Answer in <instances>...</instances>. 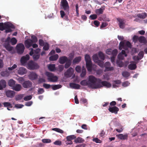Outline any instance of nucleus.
<instances>
[{
    "instance_id": "f257e3e1",
    "label": "nucleus",
    "mask_w": 147,
    "mask_h": 147,
    "mask_svg": "<svg viewBox=\"0 0 147 147\" xmlns=\"http://www.w3.org/2000/svg\"><path fill=\"white\" fill-rule=\"evenodd\" d=\"M14 28V26L9 22L0 23V30L3 31L5 29V32L6 33L12 32V30L11 29Z\"/></svg>"
},
{
    "instance_id": "f03ea898",
    "label": "nucleus",
    "mask_w": 147,
    "mask_h": 147,
    "mask_svg": "<svg viewBox=\"0 0 147 147\" xmlns=\"http://www.w3.org/2000/svg\"><path fill=\"white\" fill-rule=\"evenodd\" d=\"M94 76L90 75L89 76L88 82L89 83V87L93 89H97L98 84V80Z\"/></svg>"
},
{
    "instance_id": "7ed1b4c3",
    "label": "nucleus",
    "mask_w": 147,
    "mask_h": 147,
    "mask_svg": "<svg viewBox=\"0 0 147 147\" xmlns=\"http://www.w3.org/2000/svg\"><path fill=\"white\" fill-rule=\"evenodd\" d=\"M60 6L61 8L63 9L67 14L69 13V6L66 0H61Z\"/></svg>"
},
{
    "instance_id": "20e7f679",
    "label": "nucleus",
    "mask_w": 147,
    "mask_h": 147,
    "mask_svg": "<svg viewBox=\"0 0 147 147\" xmlns=\"http://www.w3.org/2000/svg\"><path fill=\"white\" fill-rule=\"evenodd\" d=\"M98 85L96 87L97 88H100L103 86L107 88H110L111 86V84L106 81H102L100 79H98Z\"/></svg>"
},
{
    "instance_id": "39448f33",
    "label": "nucleus",
    "mask_w": 147,
    "mask_h": 147,
    "mask_svg": "<svg viewBox=\"0 0 147 147\" xmlns=\"http://www.w3.org/2000/svg\"><path fill=\"white\" fill-rule=\"evenodd\" d=\"M46 75L47 77L48 81L51 82H55L58 80L57 76H55L53 74L49 72H47Z\"/></svg>"
},
{
    "instance_id": "423d86ee",
    "label": "nucleus",
    "mask_w": 147,
    "mask_h": 147,
    "mask_svg": "<svg viewBox=\"0 0 147 147\" xmlns=\"http://www.w3.org/2000/svg\"><path fill=\"white\" fill-rule=\"evenodd\" d=\"M58 61L59 63L61 64H63L66 63L65 64H70V60L65 56L60 57Z\"/></svg>"
},
{
    "instance_id": "0eeeda50",
    "label": "nucleus",
    "mask_w": 147,
    "mask_h": 147,
    "mask_svg": "<svg viewBox=\"0 0 147 147\" xmlns=\"http://www.w3.org/2000/svg\"><path fill=\"white\" fill-rule=\"evenodd\" d=\"M16 48L18 54H21L23 53L25 49L24 45L23 44L20 43L18 44Z\"/></svg>"
},
{
    "instance_id": "6e6552de",
    "label": "nucleus",
    "mask_w": 147,
    "mask_h": 147,
    "mask_svg": "<svg viewBox=\"0 0 147 147\" xmlns=\"http://www.w3.org/2000/svg\"><path fill=\"white\" fill-rule=\"evenodd\" d=\"M74 71L73 69L71 67L69 68L67 71L64 73L65 77L69 78L71 77Z\"/></svg>"
},
{
    "instance_id": "1a4fd4ad",
    "label": "nucleus",
    "mask_w": 147,
    "mask_h": 147,
    "mask_svg": "<svg viewBox=\"0 0 147 147\" xmlns=\"http://www.w3.org/2000/svg\"><path fill=\"white\" fill-rule=\"evenodd\" d=\"M108 110L109 112L111 113H114L115 114H117L118 112L119 111V109L117 107L114 106L113 107L109 106Z\"/></svg>"
},
{
    "instance_id": "9d476101",
    "label": "nucleus",
    "mask_w": 147,
    "mask_h": 147,
    "mask_svg": "<svg viewBox=\"0 0 147 147\" xmlns=\"http://www.w3.org/2000/svg\"><path fill=\"white\" fill-rule=\"evenodd\" d=\"M15 92L13 91L9 90L5 92V95L8 98H13L15 96Z\"/></svg>"
},
{
    "instance_id": "9b49d317",
    "label": "nucleus",
    "mask_w": 147,
    "mask_h": 147,
    "mask_svg": "<svg viewBox=\"0 0 147 147\" xmlns=\"http://www.w3.org/2000/svg\"><path fill=\"white\" fill-rule=\"evenodd\" d=\"M32 83L29 80L24 81L22 84L23 87L24 88H28L32 86Z\"/></svg>"
},
{
    "instance_id": "f8f14e48",
    "label": "nucleus",
    "mask_w": 147,
    "mask_h": 147,
    "mask_svg": "<svg viewBox=\"0 0 147 147\" xmlns=\"http://www.w3.org/2000/svg\"><path fill=\"white\" fill-rule=\"evenodd\" d=\"M86 67L88 71L91 72L92 70H96V65H86Z\"/></svg>"
},
{
    "instance_id": "ddd939ff",
    "label": "nucleus",
    "mask_w": 147,
    "mask_h": 147,
    "mask_svg": "<svg viewBox=\"0 0 147 147\" xmlns=\"http://www.w3.org/2000/svg\"><path fill=\"white\" fill-rule=\"evenodd\" d=\"M29 58L30 57L28 55H26L25 56L22 57L20 60L22 64L26 63L27 61L29 59Z\"/></svg>"
},
{
    "instance_id": "4468645a",
    "label": "nucleus",
    "mask_w": 147,
    "mask_h": 147,
    "mask_svg": "<svg viewBox=\"0 0 147 147\" xmlns=\"http://www.w3.org/2000/svg\"><path fill=\"white\" fill-rule=\"evenodd\" d=\"M24 44L26 47L29 48L32 45V40L30 39H27L25 41Z\"/></svg>"
},
{
    "instance_id": "2eb2a0df",
    "label": "nucleus",
    "mask_w": 147,
    "mask_h": 147,
    "mask_svg": "<svg viewBox=\"0 0 147 147\" xmlns=\"http://www.w3.org/2000/svg\"><path fill=\"white\" fill-rule=\"evenodd\" d=\"M22 87L21 85L18 84H15L12 89L16 91H19L22 89Z\"/></svg>"
},
{
    "instance_id": "dca6fc26",
    "label": "nucleus",
    "mask_w": 147,
    "mask_h": 147,
    "mask_svg": "<svg viewBox=\"0 0 147 147\" xmlns=\"http://www.w3.org/2000/svg\"><path fill=\"white\" fill-rule=\"evenodd\" d=\"M117 20L119 22V27L121 28H124L125 27V23L124 22V20L119 18H117Z\"/></svg>"
},
{
    "instance_id": "f3484780",
    "label": "nucleus",
    "mask_w": 147,
    "mask_h": 147,
    "mask_svg": "<svg viewBox=\"0 0 147 147\" xmlns=\"http://www.w3.org/2000/svg\"><path fill=\"white\" fill-rule=\"evenodd\" d=\"M38 75L34 72H32L29 75V78L31 80H34L38 78Z\"/></svg>"
},
{
    "instance_id": "a211bd4d",
    "label": "nucleus",
    "mask_w": 147,
    "mask_h": 147,
    "mask_svg": "<svg viewBox=\"0 0 147 147\" xmlns=\"http://www.w3.org/2000/svg\"><path fill=\"white\" fill-rule=\"evenodd\" d=\"M27 67L30 70H34L39 68V65H26Z\"/></svg>"
},
{
    "instance_id": "6ab92c4d",
    "label": "nucleus",
    "mask_w": 147,
    "mask_h": 147,
    "mask_svg": "<svg viewBox=\"0 0 147 147\" xmlns=\"http://www.w3.org/2000/svg\"><path fill=\"white\" fill-rule=\"evenodd\" d=\"M85 59L86 61V64H92L90 57L88 55H86L85 56Z\"/></svg>"
},
{
    "instance_id": "aec40b11",
    "label": "nucleus",
    "mask_w": 147,
    "mask_h": 147,
    "mask_svg": "<svg viewBox=\"0 0 147 147\" xmlns=\"http://www.w3.org/2000/svg\"><path fill=\"white\" fill-rule=\"evenodd\" d=\"M105 9V7H102L99 9H96L95 10V13L98 15L102 14L103 13Z\"/></svg>"
},
{
    "instance_id": "412c9836",
    "label": "nucleus",
    "mask_w": 147,
    "mask_h": 147,
    "mask_svg": "<svg viewBox=\"0 0 147 147\" xmlns=\"http://www.w3.org/2000/svg\"><path fill=\"white\" fill-rule=\"evenodd\" d=\"M18 73L21 75H23L26 72V70L25 68L23 67H20L18 71Z\"/></svg>"
},
{
    "instance_id": "4be33fe9",
    "label": "nucleus",
    "mask_w": 147,
    "mask_h": 147,
    "mask_svg": "<svg viewBox=\"0 0 147 147\" xmlns=\"http://www.w3.org/2000/svg\"><path fill=\"white\" fill-rule=\"evenodd\" d=\"M70 86L71 88L77 89H79L80 87L79 84L73 83H70Z\"/></svg>"
},
{
    "instance_id": "5701e85b",
    "label": "nucleus",
    "mask_w": 147,
    "mask_h": 147,
    "mask_svg": "<svg viewBox=\"0 0 147 147\" xmlns=\"http://www.w3.org/2000/svg\"><path fill=\"white\" fill-rule=\"evenodd\" d=\"M4 46L6 49L8 51H10L12 50L13 47L10 46L9 43H5Z\"/></svg>"
},
{
    "instance_id": "b1692460",
    "label": "nucleus",
    "mask_w": 147,
    "mask_h": 147,
    "mask_svg": "<svg viewBox=\"0 0 147 147\" xmlns=\"http://www.w3.org/2000/svg\"><path fill=\"white\" fill-rule=\"evenodd\" d=\"M81 57L80 56L76 57L73 61V64L78 63L81 61Z\"/></svg>"
},
{
    "instance_id": "393cba45",
    "label": "nucleus",
    "mask_w": 147,
    "mask_h": 147,
    "mask_svg": "<svg viewBox=\"0 0 147 147\" xmlns=\"http://www.w3.org/2000/svg\"><path fill=\"white\" fill-rule=\"evenodd\" d=\"M16 83V82L13 79H11L9 80L8 84L9 86L13 88L15 84Z\"/></svg>"
},
{
    "instance_id": "a878e982",
    "label": "nucleus",
    "mask_w": 147,
    "mask_h": 147,
    "mask_svg": "<svg viewBox=\"0 0 147 147\" xmlns=\"http://www.w3.org/2000/svg\"><path fill=\"white\" fill-rule=\"evenodd\" d=\"M6 83L5 80H1L0 81V86L2 88V90L3 88H5L6 86Z\"/></svg>"
},
{
    "instance_id": "bb28decb",
    "label": "nucleus",
    "mask_w": 147,
    "mask_h": 147,
    "mask_svg": "<svg viewBox=\"0 0 147 147\" xmlns=\"http://www.w3.org/2000/svg\"><path fill=\"white\" fill-rule=\"evenodd\" d=\"M59 55H58L56 54L50 57L49 59L50 60L52 61H56Z\"/></svg>"
},
{
    "instance_id": "cd10ccee",
    "label": "nucleus",
    "mask_w": 147,
    "mask_h": 147,
    "mask_svg": "<svg viewBox=\"0 0 147 147\" xmlns=\"http://www.w3.org/2000/svg\"><path fill=\"white\" fill-rule=\"evenodd\" d=\"M1 75L3 77H8L9 75V73L7 70L1 72Z\"/></svg>"
},
{
    "instance_id": "c85d7f7f",
    "label": "nucleus",
    "mask_w": 147,
    "mask_h": 147,
    "mask_svg": "<svg viewBox=\"0 0 147 147\" xmlns=\"http://www.w3.org/2000/svg\"><path fill=\"white\" fill-rule=\"evenodd\" d=\"M138 17V18L144 19L147 16V14L146 13H138L137 15Z\"/></svg>"
},
{
    "instance_id": "c756f323",
    "label": "nucleus",
    "mask_w": 147,
    "mask_h": 147,
    "mask_svg": "<svg viewBox=\"0 0 147 147\" xmlns=\"http://www.w3.org/2000/svg\"><path fill=\"white\" fill-rule=\"evenodd\" d=\"M93 59L94 60V61L96 63H99L100 61L99 59L98 58V56L96 54H94V55L93 56Z\"/></svg>"
},
{
    "instance_id": "7c9ffc66",
    "label": "nucleus",
    "mask_w": 147,
    "mask_h": 147,
    "mask_svg": "<svg viewBox=\"0 0 147 147\" xmlns=\"http://www.w3.org/2000/svg\"><path fill=\"white\" fill-rule=\"evenodd\" d=\"M118 137L120 139L124 140L127 139V134L123 135L122 134H120L118 135Z\"/></svg>"
},
{
    "instance_id": "2f4dec72",
    "label": "nucleus",
    "mask_w": 147,
    "mask_h": 147,
    "mask_svg": "<svg viewBox=\"0 0 147 147\" xmlns=\"http://www.w3.org/2000/svg\"><path fill=\"white\" fill-rule=\"evenodd\" d=\"M84 141V140L80 137H78L74 140V142L76 143H83Z\"/></svg>"
},
{
    "instance_id": "473e14b6",
    "label": "nucleus",
    "mask_w": 147,
    "mask_h": 147,
    "mask_svg": "<svg viewBox=\"0 0 147 147\" xmlns=\"http://www.w3.org/2000/svg\"><path fill=\"white\" fill-rule=\"evenodd\" d=\"M80 84L82 86H88L89 87V83L88 81H87L86 80L82 81L80 82Z\"/></svg>"
},
{
    "instance_id": "72a5a7b5",
    "label": "nucleus",
    "mask_w": 147,
    "mask_h": 147,
    "mask_svg": "<svg viewBox=\"0 0 147 147\" xmlns=\"http://www.w3.org/2000/svg\"><path fill=\"white\" fill-rule=\"evenodd\" d=\"M139 41L141 43H144L145 42L146 40L145 37L143 36H141L138 38Z\"/></svg>"
},
{
    "instance_id": "f704fd0d",
    "label": "nucleus",
    "mask_w": 147,
    "mask_h": 147,
    "mask_svg": "<svg viewBox=\"0 0 147 147\" xmlns=\"http://www.w3.org/2000/svg\"><path fill=\"white\" fill-rule=\"evenodd\" d=\"M86 69L84 66H83L82 73L80 74V76L82 78H83L86 75Z\"/></svg>"
},
{
    "instance_id": "c9c22d12",
    "label": "nucleus",
    "mask_w": 147,
    "mask_h": 147,
    "mask_svg": "<svg viewBox=\"0 0 147 147\" xmlns=\"http://www.w3.org/2000/svg\"><path fill=\"white\" fill-rule=\"evenodd\" d=\"M40 57L39 54L34 53L33 55V58L34 60L36 61L39 59Z\"/></svg>"
},
{
    "instance_id": "e433bc0d",
    "label": "nucleus",
    "mask_w": 147,
    "mask_h": 147,
    "mask_svg": "<svg viewBox=\"0 0 147 147\" xmlns=\"http://www.w3.org/2000/svg\"><path fill=\"white\" fill-rule=\"evenodd\" d=\"M55 65H49L48 68L51 71H54L56 70V68L55 66Z\"/></svg>"
},
{
    "instance_id": "4c0bfd02",
    "label": "nucleus",
    "mask_w": 147,
    "mask_h": 147,
    "mask_svg": "<svg viewBox=\"0 0 147 147\" xmlns=\"http://www.w3.org/2000/svg\"><path fill=\"white\" fill-rule=\"evenodd\" d=\"M122 76L124 78H127L130 75V73L127 71L123 72L122 74Z\"/></svg>"
},
{
    "instance_id": "58836bf2",
    "label": "nucleus",
    "mask_w": 147,
    "mask_h": 147,
    "mask_svg": "<svg viewBox=\"0 0 147 147\" xmlns=\"http://www.w3.org/2000/svg\"><path fill=\"white\" fill-rule=\"evenodd\" d=\"M4 106L5 107H9L10 108H12V106L11 104L8 102H5L3 103Z\"/></svg>"
},
{
    "instance_id": "ea45409f",
    "label": "nucleus",
    "mask_w": 147,
    "mask_h": 147,
    "mask_svg": "<svg viewBox=\"0 0 147 147\" xmlns=\"http://www.w3.org/2000/svg\"><path fill=\"white\" fill-rule=\"evenodd\" d=\"M51 86L52 87V88L53 90L57 89L61 87V86L60 84L55 85Z\"/></svg>"
},
{
    "instance_id": "a19ab883",
    "label": "nucleus",
    "mask_w": 147,
    "mask_h": 147,
    "mask_svg": "<svg viewBox=\"0 0 147 147\" xmlns=\"http://www.w3.org/2000/svg\"><path fill=\"white\" fill-rule=\"evenodd\" d=\"M98 55L99 58L101 60H104L105 59V56L100 51L98 53Z\"/></svg>"
},
{
    "instance_id": "79ce46f5",
    "label": "nucleus",
    "mask_w": 147,
    "mask_h": 147,
    "mask_svg": "<svg viewBox=\"0 0 147 147\" xmlns=\"http://www.w3.org/2000/svg\"><path fill=\"white\" fill-rule=\"evenodd\" d=\"M64 69V66L63 65H59L58 67L56 68V70L61 72Z\"/></svg>"
},
{
    "instance_id": "37998d69",
    "label": "nucleus",
    "mask_w": 147,
    "mask_h": 147,
    "mask_svg": "<svg viewBox=\"0 0 147 147\" xmlns=\"http://www.w3.org/2000/svg\"><path fill=\"white\" fill-rule=\"evenodd\" d=\"M10 42L12 45L16 44L17 42V40L15 38H12L11 39Z\"/></svg>"
},
{
    "instance_id": "c03bdc74",
    "label": "nucleus",
    "mask_w": 147,
    "mask_h": 147,
    "mask_svg": "<svg viewBox=\"0 0 147 147\" xmlns=\"http://www.w3.org/2000/svg\"><path fill=\"white\" fill-rule=\"evenodd\" d=\"M52 130L60 133L63 134V131L59 128H53L52 129Z\"/></svg>"
},
{
    "instance_id": "a18cd8bd",
    "label": "nucleus",
    "mask_w": 147,
    "mask_h": 147,
    "mask_svg": "<svg viewBox=\"0 0 147 147\" xmlns=\"http://www.w3.org/2000/svg\"><path fill=\"white\" fill-rule=\"evenodd\" d=\"M76 136L74 135H72L67 136L66 137V139L67 140H72L75 139Z\"/></svg>"
},
{
    "instance_id": "49530a36",
    "label": "nucleus",
    "mask_w": 147,
    "mask_h": 147,
    "mask_svg": "<svg viewBox=\"0 0 147 147\" xmlns=\"http://www.w3.org/2000/svg\"><path fill=\"white\" fill-rule=\"evenodd\" d=\"M124 42L123 41L120 42L119 44V49L121 50L122 49H124Z\"/></svg>"
},
{
    "instance_id": "de8ad7c7",
    "label": "nucleus",
    "mask_w": 147,
    "mask_h": 147,
    "mask_svg": "<svg viewBox=\"0 0 147 147\" xmlns=\"http://www.w3.org/2000/svg\"><path fill=\"white\" fill-rule=\"evenodd\" d=\"M24 95L23 94H20L17 95L16 97V100H18L22 99Z\"/></svg>"
},
{
    "instance_id": "09e8293b",
    "label": "nucleus",
    "mask_w": 147,
    "mask_h": 147,
    "mask_svg": "<svg viewBox=\"0 0 147 147\" xmlns=\"http://www.w3.org/2000/svg\"><path fill=\"white\" fill-rule=\"evenodd\" d=\"M128 67L129 69L132 70L135 69L137 66L136 65H128Z\"/></svg>"
},
{
    "instance_id": "8fccbe9b",
    "label": "nucleus",
    "mask_w": 147,
    "mask_h": 147,
    "mask_svg": "<svg viewBox=\"0 0 147 147\" xmlns=\"http://www.w3.org/2000/svg\"><path fill=\"white\" fill-rule=\"evenodd\" d=\"M43 49L45 51H47L49 49V45L47 42L45 43V44L43 46Z\"/></svg>"
},
{
    "instance_id": "3c124183",
    "label": "nucleus",
    "mask_w": 147,
    "mask_h": 147,
    "mask_svg": "<svg viewBox=\"0 0 147 147\" xmlns=\"http://www.w3.org/2000/svg\"><path fill=\"white\" fill-rule=\"evenodd\" d=\"M80 102L81 103L85 104L87 103V100L84 98H81L80 100Z\"/></svg>"
},
{
    "instance_id": "603ef678",
    "label": "nucleus",
    "mask_w": 147,
    "mask_h": 147,
    "mask_svg": "<svg viewBox=\"0 0 147 147\" xmlns=\"http://www.w3.org/2000/svg\"><path fill=\"white\" fill-rule=\"evenodd\" d=\"M31 40H32L33 43H36L37 42L38 39L37 37L34 36H32L31 37Z\"/></svg>"
},
{
    "instance_id": "864d4df0",
    "label": "nucleus",
    "mask_w": 147,
    "mask_h": 147,
    "mask_svg": "<svg viewBox=\"0 0 147 147\" xmlns=\"http://www.w3.org/2000/svg\"><path fill=\"white\" fill-rule=\"evenodd\" d=\"M42 141L44 143H50L51 142L50 139H43L42 140Z\"/></svg>"
},
{
    "instance_id": "5fc2aeb1",
    "label": "nucleus",
    "mask_w": 147,
    "mask_h": 147,
    "mask_svg": "<svg viewBox=\"0 0 147 147\" xmlns=\"http://www.w3.org/2000/svg\"><path fill=\"white\" fill-rule=\"evenodd\" d=\"M114 68L113 67H106L105 69L104 70V71L106 72L108 71H111L113 70Z\"/></svg>"
},
{
    "instance_id": "6e6d98bb",
    "label": "nucleus",
    "mask_w": 147,
    "mask_h": 147,
    "mask_svg": "<svg viewBox=\"0 0 147 147\" xmlns=\"http://www.w3.org/2000/svg\"><path fill=\"white\" fill-rule=\"evenodd\" d=\"M118 51L116 49H115L112 51L111 54L113 56L116 57Z\"/></svg>"
},
{
    "instance_id": "4d7b16f0",
    "label": "nucleus",
    "mask_w": 147,
    "mask_h": 147,
    "mask_svg": "<svg viewBox=\"0 0 147 147\" xmlns=\"http://www.w3.org/2000/svg\"><path fill=\"white\" fill-rule=\"evenodd\" d=\"M53 144L55 145L61 146L62 144L61 141L56 140L53 142Z\"/></svg>"
},
{
    "instance_id": "13d9d810",
    "label": "nucleus",
    "mask_w": 147,
    "mask_h": 147,
    "mask_svg": "<svg viewBox=\"0 0 147 147\" xmlns=\"http://www.w3.org/2000/svg\"><path fill=\"white\" fill-rule=\"evenodd\" d=\"M90 18L91 20H94L96 19L97 18V15L95 14H93L91 15L90 16Z\"/></svg>"
},
{
    "instance_id": "bf43d9fd",
    "label": "nucleus",
    "mask_w": 147,
    "mask_h": 147,
    "mask_svg": "<svg viewBox=\"0 0 147 147\" xmlns=\"http://www.w3.org/2000/svg\"><path fill=\"white\" fill-rule=\"evenodd\" d=\"M129 84L130 83L128 81H126L123 82L122 86L124 87H126L128 86Z\"/></svg>"
},
{
    "instance_id": "052dcab7",
    "label": "nucleus",
    "mask_w": 147,
    "mask_h": 147,
    "mask_svg": "<svg viewBox=\"0 0 147 147\" xmlns=\"http://www.w3.org/2000/svg\"><path fill=\"white\" fill-rule=\"evenodd\" d=\"M60 13L61 17L62 18L64 17L66 14H67L66 13L65 11L64 10L60 11Z\"/></svg>"
},
{
    "instance_id": "680f3d73",
    "label": "nucleus",
    "mask_w": 147,
    "mask_h": 147,
    "mask_svg": "<svg viewBox=\"0 0 147 147\" xmlns=\"http://www.w3.org/2000/svg\"><path fill=\"white\" fill-rule=\"evenodd\" d=\"M32 98V96L31 95L26 96L24 97V99L25 101L30 100Z\"/></svg>"
},
{
    "instance_id": "e2e57ef3",
    "label": "nucleus",
    "mask_w": 147,
    "mask_h": 147,
    "mask_svg": "<svg viewBox=\"0 0 147 147\" xmlns=\"http://www.w3.org/2000/svg\"><path fill=\"white\" fill-rule=\"evenodd\" d=\"M39 44L41 46H43L45 44L44 41L41 39L39 40Z\"/></svg>"
},
{
    "instance_id": "0e129e2a",
    "label": "nucleus",
    "mask_w": 147,
    "mask_h": 147,
    "mask_svg": "<svg viewBox=\"0 0 147 147\" xmlns=\"http://www.w3.org/2000/svg\"><path fill=\"white\" fill-rule=\"evenodd\" d=\"M44 92V90L42 88H38V94H42Z\"/></svg>"
},
{
    "instance_id": "69168bd1",
    "label": "nucleus",
    "mask_w": 147,
    "mask_h": 147,
    "mask_svg": "<svg viewBox=\"0 0 147 147\" xmlns=\"http://www.w3.org/2000/svg\"><path fill=\"white\" fill-rule=\"evenodd\" d=\"M74 54L73 53H70L69 55V59H68L70 60V64L71 63V61L74 58Z\"/></svg>"
},
{
    "instance_id": "338daca9",
    "label": "nucleus",
    "mask_w": 147,
    "mask_h": 147,
    "mask_svg": "<svg viewBox=\"0 0 147 147\" xmlns=\"http://www.w3.org/2000/svg\"><path fill=\"white\" fill-rule=\"evenodd\" d=\"M51 86L50 84H43V86L44 88L46 89H49L50 88V87Z\"/></svg>"
},
{
    "instance_id": "774afa93",
    "label": "nucleus",
    "mask_w": 147,
    "mask_h": 147,
    "mask_svg": "<svg viewBox=\"0 0 147 147\" xmlns=\"http://www.w3.org/2000/svg\"><path fill=\"white\" fill-rule=\"evenodd\" d=\"M117 57L119 60H122L124 59L123 56L121 53L118 55Z\"/></svg>"
}]
</instances>
